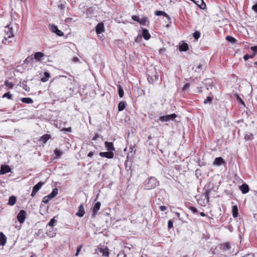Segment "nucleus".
<instances>
[{"instance_id": "nucleus-42", "label": "nucleus", "mask_w": 257, "mask_h": 257, "mask_svg": "<svg viewBox=\"0 0 257 257\" xmlns=\"http://www.w3.org/2000/svg\"><path fill=\"white\" fill-rule=\"evenodd\" d=\"M82 247V245H80L78 246V247L77 248V250H76V252L75 253V256H78V255L80 251L81 250Z\"/></svg>"}, {"instance_id": "nucleus-53", "label": "nucleus", "mask_w": 257, "mask_h": 257, "mask_svg": "<svg viewBox=\"0 0 257 257\" xmlns=\"http://www.w3.org/2000/svg\"><path fill=\"white\" fill-rule=\"evenodd\" d=\"M159 208L162 211H164L167 209V207L165 206H160Z\"/></svg>"}, {"instance_id": "nucleus-45", "label": "nucleus", "mask_w": 257, "mask_h": 257, "mask_svg": "<svg viewBox=\"0 0 257 257\" xmlns=\"http://www.w3.org/2000/svg\"><path fill=\"white\" fill-rule=\"evenodd\" d=\"M237 97H236V99L237 100L241 103L242 104H243V105H245V104H244V101L242 100V99L239 97V96L238 95H236Z\"/></svg>"}, {"instance_id": "nucleus-60", "label": "nucleus", "mask_w": 257, "mask_h": 257, "mask_svg": "<svg viewBox=\"0 0 257 257\" xmlns=\"http://www.w3.org/2000/svg\"><path fill=\"white\" fill-rule=\"evenodd\" d=\"M71 20H72V18H66V19H65V22H66V23H69V22L70 21H71Z\"/></svg>"}, {"instance_id": "nucleus-14", "label": "nucleus", "mask_w": 257, "mask_h": 257, "mask_svg": "<svg viewBox=\"0 0 257 257\" xmlns=\"http://www.w3.org/2000/svg\"><path fill=\"white\" fill-rule=\"evenodd\" d=\"M7 237L2 232H0V245L2 246L5 245Z\"/></svg>"}, {"instance_id": "nucleus-51", "label": "nucleus", "mask_w": 257, "mask_h": 257, "mask_svg": "<svg viewBox=\"0 0 257 257\" xmlns=\"http://www.w3.org/2000/svg\"><path fill=\"white\" fill-rule=\"evenodd\" d=\"M100 137V135L98 134H96L95 136L93 137L92 140H96L97 139L99 138Z\"/></svg>"}, {"instance_id": "nucleus-49", "label": "nucleus", "mask_w": 257, "mask_h": 257, "mask_svg": "<svg viewBox=\"0 0 257 257\" xmlns=\"http://www.w3.org/2000/svg\"><path fill=\"white\" fill-rule=\"evenodd\" d=\"M190 209L193 213H196L197 212V209L194 207H190Z\"/></svg>"}, {"instance_id": "nucleus-39", "label": "nucleus", "mask_w": 257, "mask_h": 257, "mask_svg": "<svg viewBox=\"0 0 257 257\" xmlns=\"http://www.w3.org/2000/svg\"><path fill=\"white\" fill-rule=\"evenodd\" d=\"M50 200L51 199L48 196H46L43 198V202L46 204L48 203Z\"/></svg>"}, {"instance_id": "nucleus-6", "label": "nucleus", "mask_w": 257, "mask_h": 257, "mask_svg": "<svg viewBox=\"0 0 257 257\" xmlns=\"http://www.w3.org/2000/svg\"><path fill=\"white\" fill-rule=\"evenodd\" d=\"M50 29L52 32L56 34L59 36H62L64 35L63 32L59 30L58 27L54 25L50 26Z\"/></svg>"}, {"instance_id": "nucleus-48", "label": "nucleus", "mask_w": 257, "mask_h": 257, "mask_svg": "<svg viewBox=\"0 0 257 257\" xmlns=\"http://www.w3.org/2000/svg\"><path fill=\"white\" fill-rule=\"evenodd\" d=\"M253 57V55H249L248 54H246L243 56V59L244 60H247L250 58Z\"/></svg>"}, {"instance_id": "nucleus-40", "label": "nucleus", "mask_w": 257, "mask_h": 257, "mask_svg": "<svg viewBox=\"0 0 257 257\" xmlns=\"http://www.w3.org/2000/svg\"><path fill=\"white\" fill-rule=\"evenodd\" d=\"M126 254L124 253V252L123 251H120L117 255V257H126Z\"/></svg>"}, {"instance_id": "nucleus-12", "label": "nucleus", "mask_w": 257, "mask_h": 257, "mask_svg": "<svg viewBox=\"0 0 257 257\" xmlns=\"http://www.w3.org/2000/svg\"><path fill=\"white\" fill-rule=\"evenodd\" d=\"M104 30V25L102 23H99L96 27V32L97 34H100Z\"/></svg>"}, {"instance_id": "nucleus-57", "label": "nucleus", "mask_w": 257, "mask_h": 257, "mask_svg": "<svg viewBox=\"0 0 257 257\" xmlns=\"http://www.w3.org/2000/svg\"><path fill=\"white\" fill-rule=\"evenodd\" d=\"M29 59L30 60H33V58L32 57H28V58H27L25 61V62L26 63H28L29 61Z\"/></svg>"}, {"instance_id": "nucleus-52", "label": "nucleus", "mask_w": 257, "mask_h": 257, "mask_svg": "<svg viewBox=\"0 0 257 257\" xmlns=\"http://www.w3.org/2000/svg\"><path fill=\"white\" fill-rule=\"evenodd\" d=\"M95 153V151L90 152L88 153L87 156L90 158H92L93 155Z\"/></svg>"}, {"instance_id": "nucleus-16", "label": "nucleus", "mask_w": 257, "mask_h": 257, "mask_svg": "<svg viewBox=\"0 0 257 257\" xmlns=\"http://www.w3.org/2000/svg\"><path fill=\"white\" fill-rule=\"evenodd\" d=\"M214 164L217 166H221L225 164L223 159L221 157H217L215 159Z\"/></svg>"}, {"instance_id": "nucleus-7", "label": "nucleus", "mask_w": 257, "mask_h": 257, "mask_svg": "<svg viewBox=\"0 0 257 257\" xmlns=\"http://www.w3.org/2000/svg\"><path fill=\"white\" fill-rule=\"evenodd\" d=\"M99 156L101 157H104L108 159H112L114 157V154L112 152H106L99 153Z\"/></svg>"}, {"instance_id": "nucleus-56", "label": "nucleus", "mask_w": 257, "mask_h": 257, "mask_svg": "<svg viewBox=\"0 0 257 257\" xmlns=\"http://www.w3.org/2000/svg\"><path fill=\"white\" fill-rule=\"evenodd\" d=\"M252 10H253L255 12H257V3L252 6Z\"/></svg>"}, {"instance_id": "nucleus-54", "label": "nucleus", "mask_w": 257, "mask_h": 257, "mask_svg": "<svg viewBox=\"0 0 257 257\" xmlns=\"http://www.w3.org/2000/svg\"><path fill=\"white\" fill-rule=\"evenodd\" d=\"M58 7L59 9L62 10L65 8V5H63V4H59V5H58Z\"/></svg>"}, {"instance_id": "nucleus-4", "label": "nucleus", "mask_w": 257, "mask_h": 257, "mask_svg": "<svg viewBox=\"0 0 257 257\" xmlns=\"http://www.w3.org/2000/svg\"><path fill=\"white\" fill-rule=\"evenodd\" d=\"M176 117L177 115L175 113H173L170 115H166L160 116L159 118V120L162 122L168 121L170 120H173Z\"/></svg>"}, {"instance_id": "nucleus-34", "label": "nucleus", "mask_w": 257, "mask_h": 257, "mask_svg": "<svg viewBox=\"0 0 257 257\" xmlns=\"http://www.w3.org/2000/svg\"><path fill=\"white\" fill-rule=\"evenodd\" d=\"M54 154L56 156V157L59 158L62 155V153L60 150H59L58 149H55L54 150Z\"/></svg>"}, {"instance_id": "nucleus-33", "label": "nucleus", "mask_w": 257, "mask_h": 257, "mask_svg": "<svg viewBox=\"0 0 257 257\" xmlns=\"http://www.w3.org/2000/svg\"><path fill=\"white\" fill-rule=\"evenodd\" d=\"M193 36L195 40H197L200 37V33L199 31H196L193 34Z\"/></svg>"}, {"instance_id": "nucleus-1", "label": "nucleus", "mask_w": 257, "mask_h": 257, "mask_svg": "<svg viewBox=\"0 0 257 257\" xmlns=\"http://www.w3.org/2000/svg\"><path fill=\"white\" fill-rule=\"evenodd\" d=\"M4 32L5 35L4 36V39L2 41V43L5 44H7L11 42V41H8V39L11 38L14 36L13 28L11 26V24L7 25L5 27Z\"/></svg>"}, {"instance_id": "nucleus-11", "label": "nucleus", "mask_w": 257, "mask_h": 257, "mask_svg": "<svg viewBox=\"0 0 257 257\" xmlns=\"http://www.w3.org/2000/svg\"><path fill=\"white\" fill-rule=\"evenodd\" d=\"M11 171V168L8 165H2L1 168L0 173L4 174Z\"/></svg>"}, {"instance_id": "nucleus-27", "label": "nucleus", "mask_w": 257, "mask_h": 257, "mask_svg": "<svg viewBox=\"0 0 257 257\" xmlns=\"http://www.w3.org/2000/svg\"><path fill=\"white\" fill-rule=\"evenodd\" d=\"M50 138V135L46 134L41 137L40 140L42 141L43 143H46Z\"/></svg>"}, {"instance_id": "nucleus-24", "label": "nucleus", "mask_w": 257, "mask_h": 257, "mask_svg": "<svg viewBox=\"0 0 257 257\" xmlns=\"http://www.w3.org/2000/svg\"><path fill=\"white\" fill-rule=\"evenodd\" d=\"M188 50V46L187 43H183L179 47V50L180 51H186Z\"/></svg>"}, {"instance_id": "nucleus-22", "label": "nucleus", "mask_w": 257, "mask_h": 257, "mask_svg": "<svg viewBox=\"0 0 257 257\" xmlns=\"http://www.w3.org/2000/svg\"><path fill=\"white\" fill-rule=\"evenodd\" d=\"M21 100L23 103H27V104H31V103L33 102V99L32 98H30V97L22 98L21 99Z\"/></svg>"}, {"instance_id": "nucleus-59", "label": "nucleus", "mask_w": 257, "mask_h": 257, "mask_svg": "<svg viewBox=\"0 0 257 257\" xmlns=\"http://www.w3.org/2000/svg\"><path fill=\"white\" fill-rule=\"evenodd\" d=\"M202 67H203V65L202 64H199L197 66V68H198V69H200V70L202 69Z\"/></svg>"}, {"instance_id": "nucleus-43", "label": "nucleus", "mask_w": 257, "mask_h": 257, "mask_svg": "<svg viewBox=\"0 0 257 257\" xmlns=\"http://www.w3.org/2000/svg\"><path fill=\"white\" fill-rule=\"evenodd\" d=\"M250 49L254 52V53L252 55L254 56L257 53V46L251 47Z\"/></svg>"}, {"instance_id": "nucleus-37", "label": "nucleus", "mask_w": 257, "mask_h": 257, "mask_svg": "<svg viewBox=\"0 0 257 257\" xmlns=\"http://www.w3.org/2000/svg\"><path fill=\"white\" fill-rule=\"evenodd\" d=\"M5 97L8 98L9 99H12V95L10 93V92H8L5 93L3 96V98Z\"/></svg>"}, {"instance_id": "nucleus-21", "label": "nucleus", "mask_w": 257, "mask_h": 257, "mask_svg": "<svg viewBox=\"0 0 257 257\" xmlns=\"http://www.w3.org/2000/svg\"><path fill=\"white\" fill-rule=\"evenodd\" d=\"M58 189L55 188L53 189L52 192L49 194L48 195H47L51 199H52L53 198L55 197L57 194H58Z\"/></svg>"}, {"instance_id": "nucleus-41", "label": "nucleus", "mask_w": 257, "mask_h": 257, "mask_svg": "<svg viewBox=\"0 0 257 257\" xmlns=\"http://www.w3.org/2000/svg\"><path fill=\"white\" fill-rule=\"evenodd\" d=\"M132 19L135 21H136V22H138L139 23L140 22V18H139V16H136V15H133L132 16Z\"/></svg>"}, {"instance_id": "nucleus-32", "label": "nucleus", "mask_w": 257, "mask_h": 257, "mask_svg": "<svg viewBox=\"0 0 257 257\" xmlns=\"http://www.w3.org/2000/svg\"><path fill=\"white\" fill-rule=\"evenodd\" d=\"M118 95L120 97H122L123 96V90L122 88L120 86H118Z\"/></svg>"}, {"instance_id": "nucleus-31", "label": "nucleus", "mask_w": 257, "mask_h": 257, "mask_svg": "<svg viewBox=\"0 0 257 257\" xmlns=\"http://www.w3.org/2000/svg\"><path fill=\"white\" fill-rule=\"evenodd\" d=\"M221 248L224 251L228 250L230 249L229 244L225 243L221 245Z\"/></svg>"}, {"instance_id": "nucleus-61", "label": "nucleus", "mask_w": 257, "mask_h": 257, "mask_svg": "<svg viewBox=\"0 0 257 257\" xmlns=\"http://www.w3.org/2000/svg\"><path fill=\"white\" fill-rule=\"evenodd\" d=\"M164 51H165V49L164 48L161 49L159 50L160 53H163Z\"/></svg>"}, {"instance_id": "nucleus-55", "label": "nucleus", "mask_w": 257, "mask_h": 257, "mask_svg": "<svg viewBox=\"0 0 257 257\" xmlns=\"http://www.w3.org/2000/svg\"><path fill=\"white\" fill-rule=\"evenodd\" d=\"M205 194V198L207 201L209 200V192L207 191L204 193Z\"/></svg>"}, {"instance_id": "nucleus-44", "label": "nucleus", "mask_w": 257, "mask_h": 257, "mask_svg": "<svg viewBox=\"0 0 257 257\" xmlns=\"http://www.w3.org/2000/svg\"><path fill=\"white\" fill-rule=\"evenodd\" d=\"M142 38V36L141 34L138 35V36L135 38V41L136 42H139L141 41Z\"/></svg>"}, {"instance_id": "nucleus-2", "label": "nucleus", "mask_w": 257, "mask_h": 257, "mask_svg": "<svg viewBox=\"0 0 257 257\" xmlns=\"http://www.w3.org/2000/svg\"><path fill=\"white\" fill-rule=\"evenodd\" d=\"M159 184V182L154 177H151L145 184L146 189L149 190L155 188Z\"/></svg>"}, {"instance_id": "nucleus-29", "label": "nucleus", "mask_w": 257, "mask_h": 257, "mask_svg": "<svg viewBox=\"0 0 257 257\" xmlns=\"http://www.w3.org/2000/svg\"><path fill=\"white\" fill-rule=\"evenodd\" d=\"M155 14L156 16H164L169 18V16L163 11H155Z\"/></svg>"}, {"instance_id": "nucleus-9", "label": "nucleus", "mask_w": 257, "mask_h": 257, "mask_svg": "<svg viewBox=\"0 0 257 257\" xmlns=\"http://www.w3.org/2000/svg\"><path fill=\"white\" fill-rule=\"evenodd\" d=\"M105 147L108 151L112 152L115 150L113 143L111 142H105L104 143Z\"/></svg>"}, {"instance_id": "nucleus-25", "label": "nucleus", "mask_w": 257, "mask_h": 257, "mask_svg": "<svg viewBox=\"0 0 257 257\" xmlns=\"http://www.w3.org/2000/svg\"><path fill=\"white\" fill-rule=\"evenodd\" d=\"M50 76V75L49 73H48V72H45L44 77L41 78V80L43 82H45L48 80Z\"/></svg>"}, {"instance_id": "nucleus-50", "label": "nucleus", "mask_w": 257, "mask_h": 257, "mask_svg": "<svg viewBox=\"0 0 257 257\" xmlns=\"http://www.w3.org/2000/svg\"><path fill=\"white\" fill-rule=\"evenodd\" d=\"M189 86H190V84H189V83H186V84L184 86V87L182 88V90H183V91H185V90H186V89H187L188 88H189Z\"/></svg>"}, {"instance_id": "nucleus-62", "label": "nucleus", "mask_w": 257, "mask_h": 257, "mask_svg": "<svg viewBox=\"0 0 257 257\" xmlns=\"http://www.w3.org/2000/svg\"><path fill=\"white\" fill-rule=\"evenodd\" d=\"M200 214L201 216H203V217L205 216V214L204 212H200Z\"/></svg>"}, {"instance_id": "nucleus-23", "label": "nucleus", "mask_w": 257, "mask_h": 257, "mask_svg": "<svg viewBox=\"0 0 257 257\" xmlns=\"http://www.w3.org/2000/svg\"><path fill=\"white\" fill-rule=\"evenodd\" d=\"M147 23L149 24V22L148 18L146 17L142 18L141 20H140V22H139V23L140 24V25H143V26L147 25Z\"/></svg>"}, {"instance_id": "nucleus-19", "label": "nucleus", "mask_w": 257, "mask_h": 257, "mask_svg": "<svg viewBox=\"0 0 257 257\" xmlns=\"http://www.w3.org/2000/svg\"><path fill=\"white\" fill-rule=\"evenodd\" d=\"M101 206V203L99 202H97L94 207H93V213L94 215H95L96 212L99 210Z\"/></svg>"}, {"instance_id": "nucleus-63", "label": "nucleus", "mask_w": 257, "mask_h": 257, "mask_svg": "<svg viewBox=\"0 0 257 257\" xmlns=\"http://www.w3.org/2000/svg\"><path fill=\"white\" fill-rule=\"evenodd\" d=\"M66 131L70 132L71 131V127H68L66 129Z\"/></svg>"}, {"instance_id": "nucleus-38", "label": "nucleus", "mask_w": 257, "mask_h": 257, "mask_svg": "<svg viewBox=\"0 0 257 257\" xmlns=\"http://www.w3.org/2000/svg\"><path fill=\"white\" fill-rule=\"evenodd\" d=\"M56 221V220H55V218L53 217L50 220V221L48 223V225H49V226H53Z\"/></svg>"}, {"instance_id": "nucleus-17", "label": "nucleus", "mask_w": 257, "mask_h": 257, "mask_svg": "<svg viewBox=\"0 0 257 257\" xmlns=\"http://www.w3.org/2000/svg\"><path fill=\"white\" fill-rule=\"evenodd\" d=\"M142 36L144 37V38L146 40H149L151 37V35H150L148 30L146 29H143Z\"/></svg>"}, {"instance_id": "nucleus-3", "label": "nucleus", "mask_w": 257, "mask_h": 257, "mask_svg": "<svg viewBox=\"0 0 257 257\" xmlns=\"http://www.w3.org/2000/svg\"><path fill=\"white\" fill-rule=\"evenodd\" d=\"M27 214V212L25 210H21L17 215V219L21 224H22L24 222L26 218Z\"/></svg>"}, {"instance_id": "nucleus-5", "label": "nucleus", "mask_w": 257, "mask_h": 257, "mask_svg": "<svg viewBox=\"0 0 257 257\" xmlns=\"http://www.w3.org/2000/svg\"><path fill=\"white\" fill-rule=\"evenodd\" d=\"M44 184V183L40 181L36 185H35L33 188V190L31 193V196L34 197L37 192L40 190L42 185Z\"/></svg>"}, {"instance_id": "nucleus-26", "label": "nucleus", "mask_w": 257, "mask_h": 257, "mask_svg": "<svg viewBox=\"0 0 257 257\" xmlns=\"http://www.w3.org/2000/svg\"><path fill=\"white\" fill-rule=\"evenodd\" d=\"M232 215L233 217H236L238 216V208L236 206H233L232 209Z\"/></svg>"}, {"instance_id": "nucleus-46", "label": "nucleus", "mask_w": 257, "mask_h": 257, "mask_svg": "<svg viewBox=\"0 0 257 257\" xmlns=\"http://www.w3.org/2000/svg\"><path fill=\"white\" fill-rule=\"evenodd\" d=\"M212 101V98L210 96H208L206 99L204 101V104H207L208 102H211Z\"/></svg>"}, {"instance_id": "nucleus-28", "label": "nucleus", "mask_w": 257, "mask_h": 257, "mask_svg": "<svg viewBox=\"0 0 257 257\" xmlns=\"http://www.w3.org/2000/svg\"><path fill=\"white\" fill-rule=\"evenodd\" d=\"M125 107V103L124 101H121L118 105V110L119 111H122Z\"/></svg>"}, {"instance_id": "nucleus-36", "label": "nucleus", "mask_w": 257, "mask_h": 257, "mask_svg": "<svg viewBox=\"0 0 257 257\" xmlns=\"http://www.w3.org/2000/svg\"><path fill=\"white\" fill-rule=\"evenodd\" d=\"M5 84L6 85V86L7 87H9V88H11V89L13 88V86H14L13 83L8 81V80H6L5 82Z\"/></svg>"}, {"instance_id": "nucleus-18", "label": "nucleus", "mask_w": 257, "mask_h": 257, "mask_svg": "<svg viewBox=\"0 0 257 257\" xmlns=\"http://www.w3.org/2000/svg\"><path fill=\"white\" fill-rule=\"evenodd\" d=\"M100 253L104 256H108L109 255L108 249L107 247L98 248Z\"/></svg>"}, {"instance_id": "nucleus-10", "label": "nucleus", "mask_w": 257, "mask_h": 257, "mask_svg": "<svg viewBox=\"0 0 257 257\" xmlns=\"http://www.w3.org/2000/svg\"><path fill=\"white\" fill-rule=\"evenodd\" d=\"M147 79L149 83H154L155 82L158 80L159 75L155 74L153 76H150L149 75H148Z\"/></svg>"}, {"instance_id": "nucleus-13", "label": "nucleus", "mask_w": 257, "mask_h": 257, "mask_svg": "<svg viewBox=\"0 0 257 257\" xmlns=\"http://www.w3.org/2000/svg\"><path fill=\"white\" fill-rule=\"evenodd\" d=\"M239 189L243 194H245L249 191V187L248 185L244 183L239 186Z\"/></svg>"}, {"instance_id": "nucleus-15", "label": "nucleus", "mask_w": 257, "mask_h": 257, "mask_svg": "<svg viewBox=\"0 0 257 257\" xmlns=\"http://www.w3.org/2000/svg\"><path fill=\"white\" fill-rule=\"evenodd\" d=\"M44 56V54L40 52H38L35 53L34 54V59L37 61H41L43 57Z\"/></svg>"}, {"instance_id": "nucleus-35", "label": "nucleus", "mask_w": 257, "mask_h": 257, "mask_svg": "<svg viewBox=\"0 0 257 257\" xmlns=\"http://www.w3.org/2000/svg\"><path fill=\"white\" fill-rule=\"evenodd\" d=\"M226 39L227 41H228L229 42L232 43H235L236 41V39L234 38H233L231 36H227L226 38Z\"/></svg>"}, {"instance_id": "nucleus-20", "label": "nucleus", "mask_w": 257, "mask_h": 257, "mask_svg": "<svg viewBox=\"0 0 257 257\" xmlns=\"http://www.w3.org/2000/svg\"><path fill=\"white\" fill-rule=\"evenodd\" d=\"M17 199L15 196H12L9 197L8 204L13 206L16 202Z\"/></svg>"}, {"instance_id": "nucleus-47", "label": "nucleus", "mask_w": 257, "mask_h": 257, "mask_svg": "<svg viewBox=\"0 0 257 257\" xmlns=\"http://www.w3.org/2000/svg\"><path fill=\"white\" fill-rule=\"evenodd\" d=\"M173 226V223L171 220H169L168 222V227L169 229L172 228Z\"/></svg>"}, {"instance_id": "nucleus-58", "label": "nucleus", "mask_w": 257, "mask_h": 257, "mask_svg": "<svg viewBox=\"0 0 257 257\" xmlns=\"http://www.w3.org/2000/svg\"><path fill=\"white\" fill-rule=\"evenodd\" d=\"M72 61L74 63H76L79 61V59L77 57H74L72 59Z\"/></svg>"}, {"instance_id": "nucleus-8", "label": "nucleus", "mask_w": 257, "mask_h": 257, "mask_svg": "<svg viewBox=\"0 0 257 257\" xmlns=\"http://www.w3.org/2000/svg\"><path fill=\"white\" fill-rule=\"evenodd\" d=\"M85 214L84 207L83 204H81L78 207V211L76 213V215L78 217H82Z\"/></svg>"}, {"instance_id": "nucleus-30", "label": "nucleus", "mask_w": 257, "mask_h": 257, "mask_svg": "<svg viewBox=\"0 0 257 257\" xmlns=\"http://www.w3.org/2000/svg\"><path fill=\"white\" fill-rule=\"evenodd\" d=\"M253 135L250 133L246 134L244 136V139L246 141L252 140L253 139Z\"/></svg>"}, {"instance_id": "nucleus-64", "label": "nucleus", "mask_w": 257, "mask_h": 257, "mask_svg": "<svg viewBox=\"0 0 257 257\" xmlns=\"http://www.w3.org/2000/svg\"><path fill=\"white\" fill-rule=\"evenodd\" d=\"M254 65H257V61L254 63Z\"/></svg>"}]
</instances>
